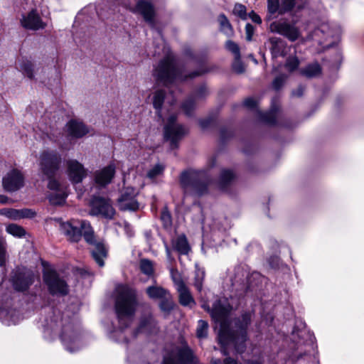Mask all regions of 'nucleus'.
I'll list each match as a JSON object with an SVG mask.
<instances>
[{
  "mask_svg": "<svg viewBox=\"0 0 364 364\" xmlns=\"http://www.w3.org/2000/svg\"><path fill=\"white\" fill-rule=\"evenodd\" d=\"M202 307L210 312L211 316L220 322L219 342L223 348V354L228 355L229 346H233L238 353H242L245 348L247 328L250 323L251 314L245 313L240 318L229 322L227 316L232 308L226 301H217L211 310L206 304H203Z\"/></svg>",
  "mask_w": 364,
  "mask_h": 364,
  "instance_id": "nucleus-1",
  "label": "nucleus"
},
{
  "mask_svg": "<svg viewBox=\"0 0 364 364\" xmlns=\"http://www.w3.org/2000/svg\"><path fill=\"white\" fill-rule=\"evenodd\" d=\"M115 311L121 328H126L133 321L138 306L136 292L125 285L116 287Z\"/></svg>",
  "mask_w": 364,
  "mask_h": 364,
  "instance_id": "nucleus-2",
  "label": "nucleus"
},
{
  "mask_svg": "<svg viewBox=\"0 0 364 364\" xmlns=\"http://www.w3.org/2000/svg\"><path fill=\"white\" fill-rule=\"evenodd\" d=\"M153 75L155 80L166 86L186 80L188 76L178 68L173 59L169 56L159 62L154 68Z\"/></svg>",
  "mask_w": 364,
  "mask_h": 364,
  "instance_id": "nucleus-3",
  "label": "nucleus"
},
{
  "mask_svg": "<svg viewBox=\"0 0 364 364\" xmlns=\"http://www.w3.org/2000/svg\"><path fill=\"white\" fill-rule=\"evenodd\" d=\"M60 230L70 241L78 242L84 237L87 243L95 242L94 231L90 223L86 220H70L60 223Z\"/></svg>",
  "mask_w": 364,
  "mask_h": 364,
  "instance_id": "nucleus-4",
  "label": "nucleus"
},
{
  "mask_svg": "<svg viewBox=\"0 0 364 364\" xmlns=\"http://www.w3.org/2000/svg\"><path fill=\"white\" fill-rule=\"evenodd\" d=\"M181 185L186 194L200 196L207 191V182L204 171L190 170L181 176Z\"/></svg>",
  "mask_w": 364,
  "mask_h": 364,
  "instance_id": "nucleus-5",
  "label": "nucleus"
},
{
  "mask_svg": "<svg viewBox=\"0 0 364 364\" xmlns=\"http://www.w3.org/2000/svg\"><path fill=\"white\" fill-rule=\"evenodd\" d=\"M341 33L340 26L333 23L323 22L306 38L322 45L323 48H329L338 40Z\"/></svg>",
  "mask_w": 364,
  "mask_h": 364,
  "instance_id": "nucleus-6",
  "label": "nucleus"
},
{
  "mask_svg": "<svg viewBox=\"0 0 364 364\" xmlns=\"http://www.w3.org/2000/svg\"><path fill=\"white\" fill-rule=\"evenodd\" d=\"M62 163L61 155L55 151L44 150L39 156V168L42 174L49 181L60 168Z\"/></svg>",
  "mask_w": 364,
  "mask_h": 364,
  "instance_id": "nucleus-7",
  "label": "nucleus"
},
{
  "mask_svg": "<svg viewBox=\"0 0 364 364\" xmlns=\"http://www.w3.org/2000/svg\"><path fill=\"white\" fill-rule=\"evenodd\" d=\"M307 4L306 0H267V11L269 19L272 15H283L291 11L293 9L300 11Z\"/></svg>",
  "mask_w": 364,
  "mask_h": 364,
  "instance_id": "nucleus-8",
  "label": "nucleus"
},
{
  "mask_svg": "<svg viewBox=\"0 0 364 364\" xmlns=\"http://www.w3.org/2000/svg\"><path fill=\"white\" fill-rule=\"evenodd\" d=\"M60 338L65 349L70 353L76 352L81 347L79 328L73 322L63 325Z\"/></svg>",
  "mask_w": 364,
  "mask_h": 364,
  "instance_id": "nucleus-9",
  "label": "nucleus"
},
{
  "mask_svg": "<svg viewBox=\"0 0 364 364\" xmlns=\"http://www.w3.org/2000/svg\"><path fill=\"white\" fill-rule=\"evenodd\" d=\"M269 30L272 33H278L291 42L300 38L301 33L295 23H290L287 19L274 21L269 24Z\"/></svg>",
  "mask_w": 364,
  "mask_h": 364,
  "instance_id": "nucleus-10",
  "label": "nucleus"
},
{
  "mask_svg": "<svg viewBox=\"0 0 364 364\" xmlns=\"http://www.w3.org/2000/svg\"><path fill=\"white\" fill-rule=\"evenodd\" d=\"M43 280L53 295H66L68 293V286L66 282L53 269H46L43 272Z\"/></svg>",
  "mask_w": 364,
  "mask_h": 364,
  "instance_id": "nucleus-11",
  "label": "nucleus"
},
{
  "mask_svg": "<svg viewBox=\"0 0 364 364\" xmlns=\"http://www.w3.org/2000/svg\"><path fill=\"white\" fill-rule=\"evenodd\" d=\"M176 116L171 115L164 127V137L170 141L171 149L178 146V142L187 133V129L181 124L176 122Z\"/></svg>",
  "mask_w": 364,
  "mask_h": 364,
  "instance_id": "nucleus-12",
  "label": "nucleus"
},
{
  "mask_svg": "<svg viewBox=\"0 0 364 364\" xmlns=\"http://www.w3.org/2000/svg\"><path fill=\"white\" fill-rule=\"evenodd\" d=\"M91 208L90 214L92 215L102 216L106 219H112L115 210L109 200L100 196H95L90 202Z\"/></svg>",
  "mask_w": 364,
  "mask_h": 364,
  "instance_id": "nucleus-13",
  "label": "nucleus"
},
{
  "mask_svg": "<svg viewBox=\"0 0 364 364\" xmlns=\"http://www.w3.org/2000/svg\"><path fill=\"white\" fill-rule=\"evenodd\" d=\"M191 350L186 344L176 348L169 355L164 359L163 364H186L193 361Z\"/></svg>",
  "mask_w": 364,
  "mask_h": 364,
  "instance_id": "nucleus-14",
  "label": "nucleus"
},
{
  "mask_svg": "<svg viewBox=\"0 0 364 364\" xmlns=\"http://www.w3.org/2000/svg\"><path fill=\"white\" fill-rule=\"evenodd\" d=\"M10 304L9 297L0 299V320L7 326L16 324L21 319L18 312L9 308Z\"/></svg>",
  "mask_w": 364,
  "mask_h": 364,
  "instance_id": "nucleus-15",
  "label": "nucleus"
},
{
  "mask_svg": "<svg viewBox=\"0 0 364 364\" xmlns=\"http://www.w3.org/2000/svg\"><path fill=\"white\" fill-rule=\"evenodd\" d=\"M138 191L133 187H127L118 198V205L122 210H136L139 208V203L135 199Z\"/></svg>",
  "mask_w": 364,
  "mask_h": 364,
  "instance_id": "nucleus-16",
  "label": "nucleus"
},
{
  "mask_svg": "<svg viewBox=\"0 0 364 364\" xmlns=\"http://www.w3.org/2000/svg\"><path fill=\"white\" fill-rule=\"evenodd\" d=\"M4 189L8 192H14L23 186V176L16 169H13L7 173L2 179Z\"/></svg>",
  "mask_w": 364,
  "mask_h": 364,
  "instance_id": "nucleus-17",
  "label": "nucleus"
},
{
  "mask_svg": "<svg viewBox=\"0 0 364 364\" xmlns=\"http://www.w3.org/2000/svg\"><path fill=\"white\" fill-rule=\"evenodd\" d=\"M67 173L70 180L75 183L82 182L87 176V170L83 165L75 159L66 161Z\"/></svg>",
  "mask_w": 364,
  "mask_h": 364,
  "instance_id": "nucleus-18",
  "label": "nucleus"
},
{
  "mask_svg": "<svg viewBox=\"0 0 364 364\" xmlns=\"http://www.w3.org/2000/svg\"><path fill=\"white\" fill-rule=\"evenodd\" d=\"M34 275L31 271L17 270L12 277V284L17 291H25L33 282Z\"/></svg>",
  "mask_w": 364,
  "mask_h": 364,
  "instance_id": "nucleus-19",
  "label": "nucleus"
},
{
  "mask_svg": "<svg viewBox=\"0 0 364 364\" xmlns=\"http://www.w3.org/2000/svg\"><path fill=\"white\" fill-rule=\"evenodd\" d=\"M48 188L53 191L49 195L48 199L53 205H61L65 202L67 197V193L65 188L55 179H50L48 184Z\"/></svg>",
  "mask_w": 364,
  "mask_h": 364,
  "instance_id": "nucleus-20",
  "label": "nucleus"
},
{
  "mask_svg": "<svg viewBox=\"0 0 364 364\" xmlns=\"http://www.w3.org/2000/svg\"><path fill=\"white\" fill-rule=\"evenodd\" d=\"M21 26L26 29L36 31L45 28L46 24L42 21L35 10H32L21 18Z\"/></svg>",
  "mask_w": 364,
  "mask_h": 364,
  "instance_id": "nucleus-21",
  "label": "nucleus"
},
{
  "mask_svg": "<svg viewBox=\"0 0 364 364\" xmlns=\"http://www.w3.org/2000/svg\"><path fill=\"white\" fill-rule=\"evenodd\" d=\"M131 11L141 14L149 24L154 26L155 12L154 6L150 2L143 0L139 1L136 8L132 9Z\"/></svg>",
  "mask_w": 364,
  "mask_h": 364,
  "instance_id": "nucleus-22",
  "label": "nucleus"
},
{
  "mask_svg": "<svg viewBox=\"0 0 364 364\" xmlns=\"http://www.w3.org/2000/svg\"><path fill=\"white\" fill-rule=\"evenodd\" d=\"M114 174L115 167L113 164H110L95 172V183L100 186H105L111 183Z\"/></svg>",
  "mask_w": 364,
  "mask_h": 364,
  "instance_id": "nucleus-23",
  "label": "nucleus"
},
{
  "mask_svg": "<svg viewBox=\"0 0 364 364\" xmlns=\"http://www.w3.org/2000/svg\"><path fill=\"white\" fill-rule=\"evenodd\" d=\"M66 132L73 138H80L88 133V128L77 120H70L66 124Z\"/></svg>",
  "mask_w": 364,
  "mask_h": 364,
  "instance_id": "nucleus-24",
  "label": "nucleus"
},
{
  "mask_svg": "<svg viewBox=\"0 0 364 364\" xmlns=\"http://www.w3.org/2000/svg\"><path fill=\"white\" fill-rule=\"evenodd\" d=\"M207 94V89L205 86H201L193 96L186 100L182 105L183 110L188 115H190L195 108L196 102L202 99Z\"/></svg>",
  "mask_w": 364,
  "mask_h": 364,
  "instance_id": "nucleus-25",
  "label": "nucleus"
},
{
  "mask_svg": "<svg viewBox=\"0 0 364 364\" xmlns=\"http://www.w3.org/2000/svg\"><path fill=\"white\" fill-rule=\"evenodd\" d=\"M270 44V50L273 58L278 56L285 55L284 48L286 46V43L280 38L272 37L269 39Z\"/></svg>",
  "mask_w": 364,
  "mask_h": 364,
  "instance_id": "nucleus-26",
  "label": "nucleus"
},
{
  "mask_svg": "<svg viewBox=\"0 0 364 364\" xmlns=\"http://www.w3.org/2000/svg\"><path fill=\"white\" fill-rule=\"evenodd\" d=\"M156 329V323L151 315L143 318L137 328V332L151 333Z\"/></svg>",
  "mask_w": 364,
  "mask_h": 364,
  "instance_id": "nucleus-27",
  "label": "nucleus"
},
{
  "mask_svg": "<svg viewBox=\"0 0 364 364\" xmlns=\"http://www.w3.org/2000/svg\"><path fill=\"white\" fill-rule=\"evenodd\" d=\"M93 259L100 267L104 266V258L107 256V250L101 243H96L91 250Z\"/></svg>",
  "mask_w": 364,
  "mask_h": 364,
  "instance_id": "nucleus-28",
  "label": "nucleus"
},
{
  "mask_svg": "<svg viewBox=\"0 0 364 364\" xmlns=\"http://www.w3.org/2000/svg\"><path fill=\"white\" fill-rule=\"evenodd\" d=\"M179 295V302L184 306H193L195 304V301L188 289L185 285L177 289Z\"/></svg>",
  "mask_w": 364,
  "mask_h": 364,
  "instance_id": "nucleus-29",
  "label": "nucleus"
},
{
  "mask_svg": "<svg viewBox=\"0 0 364 364\" xmlns=\"http://www.w3.org/2000/svg\"><path fill=\"white\" fill-rule=\"evenodd\" d=\"M173 247L181 255H187L190 251V246L184 235H179L173 240Z\"/></svg>",
  "mask_w": 364,
  "mask_h": 364,
  "instance_id": "nucleus-30",
  "label": "nucleus"
},
{
  "mask_svg": "<svg viewBox=\"0 0 364 364\" xmlns=\"http://www.w3.org/2000/svg\"><path fill=\"white\" fill-rule=\"evenodd\" d=\"M146 293L151 299H163L167 297L169 292L159 286H151L146 289Z\"/></svg>",
  "mask_w": 364,
  "mask_h": 364,
  "instance_id": "nucleus-31",
  "label": "nucleus"
},
{
  "mask_svg": "<svg viewBox=\"0 0 364 364\" xmlns=\"http://www.w3.org/2000/svg\"><path fill=\"white\" fill-rule=\"evenodd\" d=\"M321 68L319 64L314 63L301 70V73L307 77H314L320 75Z\"/></svg>",
  "mask_w": 364,
  "mask_h": 364,
  "instance_id": "nucleus-32",
  "label": "nucleus"
},
{
  "mask_svg": "<svg viewBox=\"0 0 364 364\" xmlns=\"http://www.w3.org/2000/svg\"><path fill=\"white\" fill-rule=\"evenodd\" d=\"M220 24V31L228 36H231L233 33V30L228 19L224 14L219 15L218 18Z\"/></svg>",
  "mask_w": 364,
  "mask_h": 364,
  "instance_id": "nucleus-33",
  "label": "nucleus"
},
{
  "mask_svg": "<svg viewBox=\"0 0 364 364\" xmlns=\"http://www.w3.org/2000/svg\"><path fill=\"white\" fill-rule=\"evenodd\" d=\"M165 92L162 90H158L154 92L153 95V106L160 116V112L164 101Z\"/></svg>",
  "mask_w": 364,
  "mask_h": 364,
  "instance_id": "nucleus-34",
  "label": "nucleus"
},
{
  "mask_svg": "<svg viewBox=\"0 0 364 364\" xmlns=\"http://www.w3.org/2000/svg\"><path fill=\"white\" fill-rule=\"evenodd\" d=\"M20 70L28 78L33 79L34 77V66L31 61L22 60L20 64Z\"/></svg>",
  "mask_w": 364,
  "mask_h": 364,
  "instance_id": "nucleus-35",
  "label": "nucleus"
},
{
  "mask_svg": "<svg viewBox=\"0 0 364 364\" xmlns=\"http://www.w3.org/2000/svg\"><path fill=\"white\" fill-rule=\"evenodd\" d=\"M205 277V271L203 268L196 264V274H195V282L194 286L198 291H201L203 287V281Z\"/></svg>",
  "mask_w": 364,
  "mask_h": 364,
  "instance_id": "nucleus-36",
  "label": "nucleus"
},
{
  "mask_svg": "<svg viewBox=\"0 0 364 364\" xmlns=\"http://www.w3.org/2000/svg\"><path fill=\"white\" fill-rule=\"evenodd\" d=\"M140 269L144 274L148 276L152 275L154 272L153 262L148 259H141L140 260Z\"/></svg>",
  "mask_w": 364,
  "mask_h": 364,
  "instance_id": "nucleus-37",
  "label": "nucleus"
},
{
  "mask_svg": "<svg viewBox=\"0 0 364 364\" xmlns=\"http://www.w3.org/2000/svg\"><path fill=\"white\" fill-rule=\"evenodd\" d=\"M235 177L232 171L224 170L220 174V184L222 188H224Z\"/></svg>",
  "mask_w": 364,
  "mask_h": 364,
  "instance_id": "nucleus-38",
  "label": "nucleus"
},
{
  "mask_svg": "<svg viewBox=\"0 0 364 364\" xmlns=\"http://www.w3.org/2000/svg\"><path fill=\"white\" fill-rule=\"evenodd\" d=\"M6 232L13 236L21 237L25 235V230L16 224H11L6 227Z\"/></svg>",
  "mask_w": 364,
  "mask_h": 364,
  "instance_id": "nucleus-39",
  "label": "nucleus"
},
{
  "mask_svg": "<svg viewBox=\"0 0 364 364\" xmlns=\"http://www.w3.org/2000/svg\"><path fill=\"white\" fill-rule=\"evenodd\" d=\"M173 306L174 302L170 294L167 295V297H164L161 299L160 308L163 311L169 312L171 309H173Z\"/></svg>",
  "mask_w": 364,
  "mask_h": 364,
  "instance_id": "nucleus-40",
  "label": "nucleus"
},
{
  "mask_svg": "<svg viewBox=\"0 0 364 364\" xmlns=\"http://www.w3.org/2000/svg\"><path fill=\"white\" fill-rule=\"evenodd\" d=\"M164 170V166L162 164H156L147 172V177L151 180L155 179L156 177L161 176Z\"/></svg>",
  "mask_w": 364,
  "mask_h": 364,
  "instance_id": "nucleus-41",
  "label": "nucleus"
},
{
  "mask_svg": "<svg viewBox=\"0 0 364 364\" xmlns=\"http://www.w3.org/2000/svg\"><path fill=\"white\" fill-rule=\"evenodd\" d=\"M260 119L264 122L269 124H274L276 122V112L274 109H271L268 112L260 113Z\"/></svg>",
  "mask_w": 364,
  "mask_h": 364,
  "instance_id": "nucleus-42",
  "label": "nucleus"
},
{
  "mask_svg": "<svg viewBox=\"0 0 364 364\" xmlns=\"http://www.w3.org/2000/svg\"><path fill=\"white\" fill-rule=\"evenodd\" d=\"M208 324L203 320L198 321L196 334L199 338H205L208 334Z\"/></svg>",
  "mask_w": 364,
  "mask_h": 364,
  "instance_id": "nucleus-43",
  "label": "nucleus"
},
{
  "mask_svg": "<svg viewBox=\"0 0 364 364\" xmlns=\"http://www.w3.org/2000/svg\"><path fill=\"white\" fill-rule=\"evenodd\" d=\"M299 65V60L297 57H289L287 60L285 67L289 72L296 70Z\"/></svg>",
  "mask_w": 364,
  "mask_h": 364,
  "instance_id": "nucleus-44",
  "label": "nucleus"
},
{
  "mask_svg": "<svg viewBox=\"0 0 364 364\" xmlns=\"http://www.w3.org/2000/svg\"><path fill=\"white\" fill-rule=\"evenodd\" d=\"M161 220L166 228H170L172 225V219L170 212L164 208L161 214Z\"/></svg>",
  "mask_w": 364,
  "mask_h": 364,
  "instance_id": "nucleus-45",
  "label": "nucleus"
},
{
  "mask_svg": "<svg viewBox=\"0 0 364 364\" xmlns=\"http://www.w3.org/2000/svg\"><path fill=\"white\" fill-rule=\"evenodd\" d=\"M170 272L171 278L174 282L176 289L186 285L184 282L182 281L181 275L177 270L174 269H171Z\"/></svg>",
  "mask_w": 364,
  "mask_h": 364,
  "instance_id": "nucleus-46",
  "label": "nucleus"
},
{
  "mask_svg": "<svg viewBox=\"0 0 364 364\" xmlns=\"http://www.w3.org/2000/svg\"><path fill=\"white\" fill-rule=\"evenodd\" d=\"M0 214L12 220H19L18 210L4 208L0 210Z\"/></svg>",
  "mask_w": 364,
  "mask_h": 364,
  "instance_id": "nucleus-47",
  "label": "nucleus"
},
{
  "mask_svg": "<svg viewBox=\"0 0 364 364\" xmlns=\"http://www.w3.org/2000/svg\"><path fill=\"white\" fill-rule=\"evenodd\" d=\"M7 259L6 244L3 238L0 237V267L5 265Z\"/></svg>",
  "mask_w": 364,
  "mask_h": 364,
  "instance_id": "nucleus-48",
  "label": "nucleus"
},
{
  "mask_svg": "<svg viewBox=\"0 0 364 364\" xmlns=\"http://www.w3.org/2000/svg\"><path fill=\"white\" fill-rule=\"evenodd\" d=\"M233 14L242 19H246L247 18V11L246 7L240 4H237L235 5L233 9Z\"/></svg>",
  "mask_w": 364,
  "mask_h": 364,
  "instance_id": "nucleus-49",
  "label": "nucleus"
},
{
  "mask_svg": "<svg viewBox=\"0 0 364 364\" xmlns=\"http://www.w3.org/2000/svg\"><path fill=\"white\" fill-rule=\"evenodd\" d=\"M226 48L235 55V58H240V48L237 44L232 41H228L225 44Z\"/></svg>",
  "mask_w": 364,
  "mask_h": 364,
  "instance_id": "nucleus-50",
  "label": "nucleus"
},
{
  "mask_svg": "<svg viewBox=\"0 0 364 364\" xmlns=\"http://www.w3.org/2000/svg\"><path fill=\"white\" fill-rule=\"evenodd\" d=\"M233 70L237 73H242L245 71V67L240 60V58H235L232 63Z\"/></svg>",
  "mask_w": 364,
  "mask_h": 364,
  "instance_id": "nucleus-51",
  "label": "nucleus"
},
{
  "mask_svg": "<svg viewBox=\"0 0 364 364\" xmlns=\"http://www.w3.org/2000/svg\"><path fill=\"white\" fill-rule=\"evenodd\" d=\"M18 213H19V219H21V218H31L33 217H34V215H36L35 212H33L32 210L31 209H22V210H18Z\"/></svg>",
  "mask_w": 364,
  "mask_h": 364,
  "instance_id": "nucleus-52",
  "label": "nucleus"
},
{
  "mask_svg": "<svg viewBox=\"0 0 364 364\" xmlns=\"http://www.w3.org/2000/svg\"><path fill=\"white\" fill-rule=\"evenodd\" d=\"M287 79V76L284 75H281L277 77L273 81V87L275 90H279L284 84L285 80Z\"/></svg>",
  "mask_w": 364,
  "mask_h": 364,
  "instance_id": "nucleus-53",
  "label": "nucleus"
},
{
  "mask_svg": "<svg viewBox=\"0 0 364 364\" xmlns=\"http://www.w3.org/2000/svg\"><path fill=\"white\" fill-rule=\"evenodd\" d=\"M254 27L250 23H247L245 26V38L247 41H250L252 40V37L254 33Z\"/></svg>",
  "mask_w": 364,
  "mask_h": 364,
  "instance_id": "nucleus-54",
  "label": "nucleus"
},
{
  "mask_svg": "<svg viewBox=\"0 0 364 364\" xmlns=\"http://www.w3.org/2000/svg\"><path fill=\"white\" fill-rule=\"evenodd\" d=\"M244 105L250 109H253L257 107V101L253 98H247L244 101Z\"/></svg>",
  "mask_w": 364,
  "mask_h": 364,
  "instance_id": "nucleus-55",
  "label": "nucleus"
},
{
  "mask_svg": "<svg viewBox=\"0 0 364 364\" xmlns=\"http://www.w3.org/2000/svg\"><path fill=\"white\" fill-rule=\"evenodd\" d=\"M250 17L255 23H261L262 22L260 16L253 11L250 14Z\"/></svg>",
  "mask_w": 364,
  "mask_h": 364,
  "instance_id": "nucleus-56",
  "label": "nucleus"
},
{
  "mask_svg": "<svg viewBox=\"0 0 364 364\" xmlns=\"http://www.w3.org/2000/svg\"><path fill=\"white\" fill-rule=\"evenodd\" d=\"M124 229L128 236H132L133 235L132 227L127 222L124 223Z\"/></svg>",
  "mask_w": 364,
  "mask_h": 364,
  "instance_id": "nucleus-57",
  "label": "nucleus"
},
{
  "mask_svg": "<svg viewBox=\"0 0 364 364\" xmlns=\"http://www.w3.org/2000/svg\"><path fill=\"white\" fill-rule=\"evenodd\" d=\"M304 90V87L299 86L296 90L293 91L292 95L296 97H300L303 95Z\"/></svg>",
  "mask_w": 364,
  "mask_h": 364,
  "instance_id": "nucleus-58",
  "label": "nucleus"
},
{
  "mask_svg": "<svg viewBox=\"0 0 364 364\" xmlns=\"http://www.w3.org/2000/svg\"><path fill=\"white\" fill-rule=\"evenodd\" d=\"M223 364H237V361L235 359L228 357L224 360Z\"/></svg>",
  "mask_w": 364,
  "mask_h": 364,
  "instance_id": "nucleus-59",
  "label": "nucleus"
},
{
  "mask_svg": "<svg viewBox=\"0 0 364 364\" xmlns=\"http://www.w3.org/2000/svg\"><path fill=\"white\" fill-rule=\"evenodd\" d=\"M205 72H207V70H198V71L192 73L191 74L189 75V77L193 78L194 77L199 76Z\"/></svg>",
  "mask_w": 364,
  "mask_h": 364,
  "instance_id": "nucleus-60",
  "label": "nucleus"
},
{
  "mask_svg": "<svg viewBox=\"0 0 364 364\" xmlns=\"http://www.w3.org/2000/svg\"><path fill=\"white\" fill-rule=\"evenodd\" d=\"M9 201V198L3 195H0V203L5 204Z\"/></svg>",
  "mask_w": 364,
  "mask_h": 364,
  "instance_id": "nucleus-61",
  "label": "nucleus"
},
{
  "mask_svg": "<svg viewBox=\"0 0 364 364\" xmlns=\"http://www.w3.org/2000/svg\"><path fill=\"white\" fill-rule=\"evenodd\" d=\"M166 255H167L168 259L170 260H172L173 258L171 257V250L168 246H166Z\"/></svg>",
  "mask_w": 364,
  "mask_h": 364,
  "instance_id": "nucleus-62",
  "label": "nucleus"
},
{
  "mask_svg": "<svg viewBox=\"0 0 364 364\" xmlns=\"http://www.w3.org/2000/svg\"><path fill=\"white\" fill-rule=\"evenodd\" d=\"M50 331H55L56 329H53V328L51 329H46L45 330V333H49Z\"/></svg>",
  "mask_w": 364,
  "mask_h": 364,
  "instance_id": "nucleus-63",
  "label": "nucleus"
},
{
  "mask_svg": "<svg viewBox=\"0 0 364 364\" xmlns=\"http://www.w3.org/2000/svg\"><path fill=\"white\" fill-rule=\"evenodd\" d=\"M213 364H221V362L220 360H215L213 361Z\"/></svg>",
  "mask_w": 364,
  "mask_h": 364,
  "instance_id": "nucleus-64",
  "label": "nucleus"
}]
</instances>
